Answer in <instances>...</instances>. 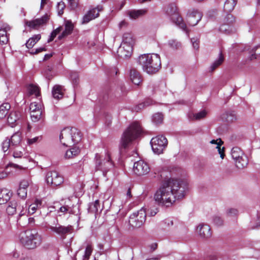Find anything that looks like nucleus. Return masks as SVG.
I'll use <instances>...</instances> for the list:
<instances>
[{
  "label": "nucleus",
  "instance_id": "24",
  "mask_svg": "<svg viewBox=\"0 0 260 260\" xmlns=\"http://www.w3.org/2000/svg\"><path fill=\"white\" fill-rule=\"evenodd\" d=\"M52 94L54 99L59 100L63 96V87L59 85H55L52 90Z\"/></svg>",
  "mask_w": 260,
  "mask_h": 260
},
{
  "label": "nucleus",
  "instance_id": "60",
  "mask_svg": "<svg viewBox=\"0 0 260 260\" xmlns=\"http://www.w3.org/2000/svg\"><path fill=\"white\" fill-rule=\"evenodd\" d=\"M13 155L15 158H20L23 155V152L21 151H14L13 154Z\"/></svg>",
  "mask_w": 260,
  "mask_h": 260
},
{
  "label": "nucleus",
  "instance_id": "33",
  "mask_svg": "<svg viewBox=\"0 0 260 260\" xmlns=\"http://www.w3.org/2000/svg\"><path fill=\"white\" fill-rule=\"evenodd\" d=\"M10 108V105L7 103H4L0 106V119L6 116Z\"/></svg>",
  "mask_w": 260,
  "mask_h": 260
},
{
  "label": "nucleus",
  "instance_id": "42",
  "mask_svg": "<svg viewBox=\"0 0 260 260\" xmlns=\"http://www.w3.org/2000/svg\"><path fill=\"white\" fill-rule=\"evenodd\" d=\"M92 252V247L91 245H88L85 249V253L83 256V260H88Z\"/></svg>",
  "mask_w": 260,
  "mask_h": 260
},
{
  "label": "nucleus",
  "instance_id": "18",
  "mask_svg": "<svg viewBox=\"0 0 260 260\" xmlns=\"http://www.w3.org/2000/svg\"><path fill=\"white\" fill-rule=\"evenodd\" d=\"M197 231L202 238L207 239L211 236V229L208 224H199L197 227Z\"/></svg>",
  "mask_w": 260,
  "mask_h": 260
},
{
  "label": "nucleus",
  "instance_id": "22",
  "mask_svg": "<svg viewBox=\"0 0 260 260\" xmlns=\"http://www.w3.org/2000/svg\"><path fill=\"white\" fill-rule=\"evenodd\" d=\"M147 12V10L146 9L133 10L127 11L126 14L130 19H136L145 15Z\"/></svg>",
  "mask_w": 260,
  "mask_h": 260
},
{
  "label": "nucleus",
  "instance_id": "8",
  "mask_svg": "<svg viewBox=\"0 0 260 260\" xmlns=\"http://www.w3.org/2000/svg\"><path fill=\"white\" fill-rule=\"evenodd\" d=\"M146 213L144 208L134 212L129 217V223L134 228L141 227L146 220Z\"/></svg>",
  "mask_w": 260,
  "mask_h": 260
},
{
  "label": "nucleus",
  "instance_id": "56",
  "mask_svg": "<svg viewBox=\"0 0 260 260\" xmlns=\"http://www.w3.org/2000/svg\"><path fill=\"white\" fill-rule=\"evenodd\" d=\"M30 182L28 180H23L20 183L19 187L26 190Z\"/></svg>",
  "mask_w": 260,
  "mask_h": 260
},
{
  "label": "nucleus",
  "instance_id": "31",
  "mask_svg": "<svg viewBox=\"0 0 260 260\" xmlns=\"http://www.w3.org/2000/svg\"><path fill=\"white\" fill-rule=\"evenodd\" d=\"M220 31L223 32L226 34H231L236 31V29L232 25L229 24H223L219 28Z\"/></svg>",
  "mask_w": 260,
  "mask_h": 260
},
{
  "label": "nucleus",
  "instance_id": "13",
  "mask_svg": "<svg viewBox=\"0 0 260 260\" xmlns=\"http://www.w3.org/2000/svg\"><path fill=\"white\" fill-rule=\"evenodd\" d=\"M133 171L138 176L147 174L150 171L148 164L143 160H139L134 163Z\"/></svg>",
  "mask_w": 260,
  "mask_h": 260
},
{
  "label": "nucleus",
  "instance_id": "1",
  "mask_svg": "<svg viewBox=\"0 0 260 260\" xmlns=\"http://www.w3.org/2000/svg\"><path fill=\"white\" fill-rule=\"evenodd\" d=\"M185 183L177 179L166 178L163 180L154 194L153 199L159 205L170 207L176 199L185 195Z\"/></svg>",
  "mask_w": 260,
  "mask_h": 260
},
{
  "label": "nucleus",
  "instance_id": "14",
  "mask_svg": "<svg viewBox=\"0 0 260 260\" xmlns=\"http://www.w3.org/2000/svg\"><path fill=\"white\" fill-rule=\"evenodd\" d=\"M7 213L10 215H13L17 212H19V215L21 216L24 215L23 206L16 201H10L6 208Z\"/></svg>",
  "mask_w": 260,
  "mask_h": 260
},
{
  "label": "nucleus",
  "instance_id": "50",
  "mask_svg": "<svg viewBox=\"0 0 260 260\" xmlns=\"http://www.w3.org/2000/svg\"><path fill=\"white\" fill-rule=\"evenodd\" d=\"M223 142L221 140H219V143L218 144V146H216V148L218 149V151L219 154H220V157L223 159L224 157V147L221 148V145L223 144Z\"/></svg>",
  "mask_w": 260,
  "mask_h": 260
},
{
  "label": "nucleus",
  "instance_id": "16",
  "mask_svg": "<svg viewBox=\"0 0 260 260\" xmlns=\"http://www.w3.org/2000/svg\"><path fill=\"white\" fill-rule=\"evenodd\" d=\"M202 14L198 10H192L188 11L187 15V21L189 25L194 26L201 20Z\"/></svg>",
  "mask_w": 260,
  "mask_h": 260
},
{
  "label": "nucleus",
  "instance_id": "34",
  "mask_svg": "<svg viewBox=\"0 0 260 260\" xmlns=\"http://www.w3.org/2000/svg\"><path fill=\"white\" fill-rule=\"evenodd\" d=\"M41 39L40 35H36L30 38L26 43V46L28 48H31L34 45Z\"/></svg>",
  "mask_w": 260,
  "mask_h": 260
},
{
  "label": "nucleus",
  "instance_id": "2",
  "mask_svg": "<svg viewBox=\"0 0 260 260\" xmlns=\"http://www.w3.org/2000/svg\"><path fill=\"white\" fill-rule=\"evenodd\" d=\"M138 63L144 72L148 74L156 73L161 68V61L157 54H144L138 58Z\"/></svg>",
  "mask_w": 260,
  "mask_h": 260
},
{
  "label": "nucleus",
  "instance_id": "46",
  "mask_svg": "<svg viewBox=\"0 0 260 260\" xmlns=\"http://www.w3.org/2000/svg\"><path fill=\"white\" fill-rule=\"evenodd\" d=\"M169 45L173 49H177L181 47V43L176 40H170L168 42Z\"/></svg>",
  "mask_w": 260,
  "mask_h": 260
},
{
  "label": "nucleus",
  "instance_id": "63",
  "mask_svg": "<svg viewBox=\"0 0 260 260\" xmlns=\"http://www.w3.org/2000/svg\"><path fill=\"white\" fill-rule=\"evenodd\" d=\"M153 101L152 100L150 99H146L144 102V103L146 107L147 106H150V105H152L153 104Z\"/></svg>",
  "mask_w": 260,
  "mask_h": 260
},
{
  "label": "nucleus",
  "instance_id": "54",
  "mask_svg": "<svg viewBox=\"0 0 260 260\" xmlns=\"http://www.w3.org/2000/svg\"><path fill=\"white\" fill-rule=\"evenodd\" d=\"M225 24H229V25H232V24L235 22V18L232 14H229L225 18Z\"/></svg>",
  "mask_w": 260,
  "mask_h": 260
},
{
  "label": "nucleus",
  "instance_id": "35",
  "mask_svg": "<svg viewBox=\"0 0 260 260\" xmlns=\"http://www.w3.org/2000/svg\"><path fill=\"white\" fill-rule=\"evenodd\" d=\"M100 207L99 201L96 200L94 203L89 204L88 211L90 213H96L98 211Z\"/></svg>",
  "mask_w": 260,
  "mask_h": 260
},
{
  "label": "nucleus",
  "instance_id": "58",
  "mask_svg": "<svg viewBox=\"0 0 260 260\" xmlns=\"http://www.w3.org/2000/svg\"><path fill=\"white\" fill-rule=\"evenodd\" d=\"M192 46L196 49H198L199 48V40L197 38H192L191 40Z\"/></svg>",
  "mask_w": 260,
  "mask_h": 260
},
{
  "label": "nucleus",
  "instance_id": "45",
  "mask_svg": "<svg viewBox=\"0 0 260 260\" xmlns=\"http://www.w3.org/2000/svg\"><path fill=\"white\" fill-rule=\"evenodd\" d=\"M62 30V27L61 26L58 27L56 29L54 30L51 34L50 38L48 39V42H50L53 40V39L55 38L56 35L59 34L61 30Z\"/></svg>",
  "mask_w": 260,
  "mask_h": 260
},
{
  "label": "nucleus",
  "instance_id": "29",
  "mask_svg": "<svg viewBox=\"0 0 260 260\" xmlns=\"http://www.w3.org/2000/svg\"><path fill=\"white\" fill-rule=\"evenodd\" d=\"M80 151V149L78 147L74 146L66 151L64 157L67 159L73 158L78 155Z\"/></svg>",
  "mask_w": 260,
  "mask_h": 260
},
{
  "label": "nucleus",
  "instance_id": "41",
  "mask_svg": "<svg viewBox=\"0 0 260 260\" xmlns=\"http://www.w3.org/2000/svg\"><path fill=\"white\" fill-rule=\"evenodd\" d=\"M164 116L160 113L154 114L152 117V121L156 124H158L162 122Z\"/></svg>",
  "mask_w": 260,
  "mask_h": 260
},
{
  "label": "nucleus",
  "instance_id": "61",
  "mask_svg": "<svg viewBox=\"0 0 260 260\" xmlns=\"http://www.w3.org/2000/svg\"><path fill=\"white\" fill-rule=\"evenodd\" d=\"M258 48H260V46H256L255 47H254L252 50V53H252L251 55V56L250 57V60H252L253 59H255L256 58V54H255V51L256 50L258 49Z\"/></svg>",
  "mask_w": 260,
  "mask_h": 260
},
{
  "label": "nucleus",
  "instance_id": "7",
  "mask_svg": "<svg viewBox=\"0 0 260 260\" xmlns=\"http://www.w3.org/2000/svg\"><path fill=\"white\" fill-rule=\"evenodd\" d=\"M95 169L96 170L102 171L104 174L111 169L113 164L111 160L110 155L109 152H106L104 159H101L100 154H95Z\"/></svg>",
  "mask_w": 260,
  "mask_h": 260
},
{
  "label": "nucleus",
  "instance_id": "47",
  "mask_svg": "<svg viewBox=\"0 0 260 260\" xmlns=\"http://www.w3.org/2000/svg\"><path fill=\"white\" fill-rule=\"evenodd\" d=\"M226 116L225 118L228 122H233L236 119V116L233 112H227L225 115H224V116Z\"/></svg>",
  "mask_w": 260,
  "mask_h": 260
},
{
  "label": "nucleus",
  "instance_id": "25",
  "mask_svg": "<svg viewBox=\"0 0 260 260\" xmlns=\"http://www.w3.org/2000/svg\"><path fill=\"white\" fill-rule=\"evenodd\" d=\"M20 114L18 112L14 111L12 112L9 115L7 121L10 126L14 127L16 125V122L19 119Z\"/></svg>",
  "mask_w": 260,
  "mask_h": 260
},
{
  "label": "nucleus",
  "instance_id": "43",
  "mask_svg": "<svg viewBox=\"0 0 260 260\" xmlns=\"http://www.w3.org/2000/svg\"><path fill=\"white\" fill-rule=\"evenodd\" d=\"M66 8V5L62 1H61L58 3L57 5V9L58 15L59 16H61L63 13V10Z\"/></svg>",
  "mask_w": 260,
  "mask_h": 260
},
{
  "label": "nucleus",
  "instance_id": "36",
  "mask_svg": "<svg viewBox=\"0 0 260 260\" xmlns=\"http://www.w3.org/2000/svg\"><path fill=\"white\" fill-rule=\"evenodd\" d=\"M28 92L29 95H35L36 97L40 95V89L39 87L35 85L30 84L27 87Z\"/></svg>",
  "mask_w": 260,
  "mask_h": 260
},
{
  "label": "nucleus",
  "instance_id": "52",
  "mask_svg": "<svg viewBox=\"0 0 260 260\" xmlns=\"http://www.w3.org/2000/svg\"><path fill=\"white\" fill-rule=\"evenodd\" d=\"M59 211L64 214L67 213V212H69L70 214L75 213V212L73 211L72 209L67 205L61 206L59 208Z\"/></svg>",
  "mask_w": 260,
  "mask_h": 260
},
{
  "label": "nucleus",
  "instance_id": "28",
  "mask_svg": "<svg viewBox=\"0 0 260 260\" xmlns=\"http://www.w3.org/2000/svg\"><path fill=\"white\" fill-rule=\"evenodd\" d=\"M237 0H225L223 6V10L226 13L231 12L234 9Z\"/></svg>",
  "mask_w": 260,
  "mask_h": 260
},
{
  "label": "nucleus",
  "instance_id": "49",
  "mask_svg": "<svg viewBox=\"0 0 260 260\" xmlns=\"http://www.w3.org/2000/svg\"><path fill=\"white\" fill-rule=\"evenodd\" d=\"M207 115V112L205 110H202L197 113H196L193 115V117L196 120H200L206 117Z\"/></svg>",
  "mask_w": 260,
  "mask_h": 260
},
{
  "label": "nucleus",
  "instance_id": "37",
  "mask_svg": "<svg viewBox=\"0 0 260 260\" xmlns=\"http://www.w3.org/2000/svg\"><path fill=\"white\" fill-rule=\"evenodd\" d=\"M134 43V41L131 34L125 33L123 35L121 44H125V45H129L133 46Z\"/></svg>",
  "mask_w": 260,
  "mask_h": 260
},
{
  "label": "nucleus",
  "instance_id": "48",
  "mask_svg": "<svg viewBox=\"0 0 260 260\" xmlns=\"http://www.w3.org/2000/svg\"><path fill=\"white\" fill-rule=\"evenodd\" d=\"M30 112L36 111L38 110H41V105L37 102L31 103L29 107Z\"/></svg>",
  "mask_w": 260,
  "mask_h": 260
},
{
  "label": "nucleus",
  "instance_id": "12",
  "mask_svg": "<svg viewBox=\"0 0 260 260\" xmlns=\"http://www.w3.org/2000/svg\"><path fill=\"white\" fill-rule=\"evenodd\" d=\"M47 228L52 232L61 236H65L66 234L71 233L72 230L71 226H64L58 224V220L56 218H55L53 223L48 224Z\"/></svg>",
  "mask_w": 260,
  "mask_h": 260
},
{
  "label": "nucleus",
  "instance_id": "30",
  "mask_svg": "<svg viewBox=\"0 0 260 260\" xmlns=\"http://www.w3.org/2000/svg\"><path fill=\"white\" fill-rule=\"evenodd\" d=\"M10 139L12 146L13 147L18 146L21 141V133L19 132H17L11 136Z\"/></svg>",
  "mask_w": 260,
  "mask_h": 260
},
{
  "label": "nucleus",
  "instance_id": "11",
  "mask_svg": "<svg viewBox=\"0 0 260 260\" xmlns=\"http://www.w3.org/2000/svg\"><path fill=\"white\" fill-rule=\"evenodd\" d=\"M46 181L48 185L55 187L63 183V178L57 172L49 171L46 174Z\"/></svg>",
  "mask_w": 260,
  "mask_h": 260
},
{
  "label": "nucleus",
  "instance_id": "20",
  "mask_svg": "<svg viewBox=\"0 0 260 260\" xmlns=\"http://www.w3.org/2000/svg\"><path fill=\"white\" fill-rule=\"evenodd\" d=\"M129 78L131 81L136 85H140L142 82V76L136 69L132 68L129 71Z\"/></svg>",
  "mask_w": 260,
  "mask_h": 260
},
{
  "label": "nucleus",
  "instance_id": "59",
  "mask_svg": "<svg viewBox=\"0 0 260 260\" xmlns=\"http://www.w3.org/2000/svg\"><path fill=\"white\" fill-rule=\"evenodd\" d=\"M9 173L5 170L0 169V179H5L8 176Z\"/></svg>",
  "mask_w": 260,
  "mask_h": 260
},
{
  "label": "nucleus",
  "instance_id": "40",
  "mask_svg": "<svg viewBox=\"0 0 260 260\" xmlns=\"http://www.w3.org/2000/svg\"><path fill=\"white\" fill-rule=\"evenodd\" d=\"M30 117L34 122H37L39 121L41 117L42 114V110H38L36 111H33L30 112Z\"/></svg>",
  "mask_w": 260,
  "mask_h": 260
},
{
  "label": "nucleus",
  "instance_id": "4",
  "mask_svg": "<svg viewBox=\"0 0 260 260\" xmlns=\"http://www.w3.org/2000/svg\"><path fill=\"white\" fill-rule=\"evenodd\" d=\"M19 240L25 248L33 249L40 245L42 237L35 230H26L19 234Z\"/></svg>",
  "mask_w": 260,
  "mask_h": 260
},
{
  "label": "nucleus",
  "instance_id": "5",
  "mask_svg": "<svg viewBox=\"0 0 260 260\" xmlns=\"http://www.w3.org/2000/svg\"><path fill=\"white\" fill-rule=\"evenodd\" d=\"M59 139L63 145L71 146L80 141V132L75 127L64 128L60 132Z\"/></svg>",
  "mask_w": 260,
  "mask_h": 260
},
{
  "label": "nucleus",
  "instance_id": "6",
  "mask_svg": "<svg viewBox=\"0 0 260 260\" xmlns=\"http://www.w3.org/2000/svg\"><path fill=\"white\" fill-rule=\"evenodd\" d=\"M166 14L179 27L184 30L186 29V24L183 21L181 17L179 15L178 9L175 4H170L168 6L166 9Z\"/></svg>",
  "mask_w": 260,
  "mask_h": 260
},
{
  "label": "nucleus",
  "instance_id": "53",
  "mask_svg": "<svg viewBox=\"0 0 260 260\" xmlns=\"http://www.w3.org/2000/svg\"><path fill=\"white\" fill-rule=\"evenodd\" d=\"M17 194L21 198L24 199L27 196V190L19 187L17 190Z\"/></svg>",
  "mask_w": 260,
  "mask_h": 260
},
{
  "label": "nucleus",
  "instance_id": "62",
  "mask_svg": "<svg viewBox=\"0 0 260 260\" xmlns=\"http://www.w3.org/2000/svg\"><path fill=\"white\" fill-rule=\"evenodd\" d=\"M149 214L150 216H153L156 215V214L158 212V209L157 208H150L149 209Z\"/></svg>",
  "mask_w": 260,
  "mask_h": 260
},
{
  "label": "nucleus",
  "instance_id": "55",
  "mask_svg": "<svg viewBox=\"0 0 260 260\" xmlns=\"http://www.w3.org/2000/svg\"><path fill=\"white\" fill-rule=\"evenodd\" d=\"M69 7L71 10H75L78 7V3L75 0H67Z\"/></svg>",
  "mask_w": 260,
  "mask_h": 260
},
{
  "label": "nucleus",
  "instance_id": "64",
  "mask_svg": "<svg viewBox=\"0 0 260 260\" xmlns=\"http://www.w3.org/2000/svg\"><path fill=\"white\" fill-rule=\"evenodd\" d=\"M260 227V216L258 217L256 220V223L255 225H253L252 226V228L254 229H257Z\"/></svg>",
  "mask_w": 260,
  "mask_h": 260
},
{
  "label": "nucleus",
  "instance_id": "15",
  "mask_svg": "<svg viewBox=\"0 0 260 260\" xmlns=\"http://www.w3.org/2000/svg\"><path fill=\"white\" fill-rule=\"evenodd\" d=\"M103 10V6L98 5L96 7L89 10L83 17L82 23L86 24L99 17V12Z\"/></svg>",
  "mask_w": 260,
  "mask_h": 260
},
{
  "label": "nucleus",
  "instance_id": "3",
  "mask_svg": "<svg viewBox=\"0 0 260 260\" xmlns=\"http://www.w3.org/2000/svg\"><path fill=\"white\" fill-rule=\"evenodd\" d=\"M142 128L137 122L132 123L123 132L119 146V153L121 155L133 141L137 139L141 134Z\"/></svg>",
  "mask_w": 260,
  "mask_h": 260
},
{
  "label": "nucleus",
  "instance_id": "19",
  "mask_svg": "<svg viewBox=\"0 0 260 260\" xmlns=\"http://www.w3.org/2000/svg\"><path fill=\"white\" fill-rule=\"evenodd\" d=\"M48 16L45 15L41 18L36 19L31 21H28L26 22V24L30 28H37L38 27L45 24L48 20Z\"/></svg>",
  "mask_w": 260,
  "mask_h": 260
},
{
  "label": "nucleus",
  "instance_id": "51",
  "mask_svg": "<svg viewBox=\"0 0 260 260\" xmlns=\"http://www.w3.org/2000/svg\"><path fill=\"white\" fill-rule=\"evenodd\" d=\"M238 210L235 208H230L226 211V215L230 217H236L238 215Z\"/></svg>",
  "mask_w": 260,
  "mask_h": 260
},
{
  "label": "nucleus",
  "instance_id": "32",
  "mask_svg": "<svg viewBox=\"0 0 260 260\" xmlns=\"http://www.w3.org/2000/svg\"><path fill=\"white\" fill-rule=\"evenodd\" d=\"M2 149L4 153L7 152V154L9 152V150L13 148V146H12V144L10 142V139L7 138L3 141L2 143Z\"/></svg>",
  "mask_w": 260,
  "mask_h": 260
},
{
  "label": "nucleus",
  "instance_id": "57",
  "mask_svg": "<svg viewBox=\"0 0 260 260\" xmlns=\"http://www.w3.org/2000/svg\"><path fill=\"white\" fill-rule=\"evenodd\" d=\"M214 223L217 226H220L223 224V220L218 216H216L213 218Z\"/></svg>",
  "mask_w": 260,
  "mask_h": 260
},
{
  "label": "nucleus",
  "instance_id": "26",
  "mask_svg": "<svg viewBox=\"0 0 260 260\" xmlns=\"http://www.w3.org/2000/svg\"><path fill=\"white\" fill-rule=\"evenodd\" d=\"M11 194L7 189L0 190V205L6 203L10 200Z\"/></svg>",
  "mask_w": 260,
  "mask_h": 260
},
{
  "label": "nucleus",
  "instance_id": "17",
  "mask_svg": "<svg viewBox=\"0 0 260 260\" xmlns=\"http://www.w3.org/2000/svg\"><path fill=\"white\" fill-rule=\"evenodd\" d=\"M133 46L121 44L118 48L117 53L122 58L129 57L132 53Z\"/></svg>",
  "mask_w": 260,
  "mask_h": 260
},
{
  "label": "nucleus",
  "instance_id": "9",
  "mask_svg": "<svg viewBox=\"0 0 260 260\" xmlns=\"http://www.w3.org/2000/svg\"><path fill=\"white\" fill-rule=\"evenodd\" d=\"M231 155L238 168H243L247 165V157L239 147H235L232 148Z\"/></svg>",
  "mask_w": 260,
  "mask_h": 260
},
{
  "label": "nucleus",
  "instance_id": "21",
  "mask_svg": "<svg viewBox=\"0 0 260 260\" xmlns=\"http://www.w3.org/2000/svg\"><path fill=\"white\" fill-rule=\"evenodd\" d=\"M11 27L8 25H4L0 29V43L7 44L9 42V34L8 31L10 30Z\"/></svg>",
  "mask_w": 260,
  "mask_h": 260
},
{
  "label": "nucleus",
  "instance_id": "27",
  "mask_svg": "<svg viewBox=\"0 0 260 260\" xmlns=\"http://www.w3.org/2000/svg\"><path fill=\"white\" fill-rule=\"evenodd\" d=\"M42 207V201L39 199H36L34 203L29 205L28 208V212L29 214H33L37 210H39Z\"/></svg>",
  "mask_w": 260,
  "mask_h": 260
},
{
  "label": "nucleus",
  "instance_id": "44",
  "mask_svg": "<svg viewBox=\"0 0 260 260\" xmlns=\"http://www.w3.org/2000/svg\"><path fill=\"white\" fill-rule=\"evenodd\" d=\"M42 140V136L35 137L33 138H29L27 139V143L29 145H32L41 142Z\"/></svg>",
  "mask_w": 260,
  "mask_h": 260
},
{
  "label": "nucleus",
  "instance_id": "38",
  "mask_svg": "<svg viewBox=\"0 0 260 260\" xmlns=\"http://www.w3.org/2000/svg\"><path fill=\"white\" fill-rule=\"evenodd\" d=\"M70 78L74 87H78L79 84V77L78 73L76 72H72L70 74Z\"/></svg>",
  "mask_w": 260,
  "mask_h": 260
},
{
  "label": "nucleus",
  "instance_id": "10",
  "mask_svg": "<svg viewBox=\"0 0 260 260\" xmlns=\"http://www.w3.org/2000/svg\"><path fill=\"white\" fill-rule=\"evenodd\" d=\"M152 150L155 153H162L168 144L167 139L163 136L153 138L150 142Z\"/></svg>",
  "mask_w": 260,
  "mask_h": 260
},
{
  "label": "nucleus",
  "instance_id": "23",
  "mask_svg": "<svg viewBox=\"0 0 260 260\" xmlns=\"http://www.w3.org/2000/svg\"><path fill=\"white\" fill-rule=\"evenodd\" d=\"M65 29L62 32V34L58 37L59 39L70 35L74 29V24L71 20H66L64 22Z\"/></svg>",
  "mask_w": 260,
  "mask_h": 260
},
{
  "label": "nucleus",
  "instance_id": "39",
  "mask_svg": "<svg viewBox=\"0 0 260 260\" xmlns=\"http://www.w3.org/2000/svg\"><path fill=\"white\" fill-rule=\"evenodd\" d=\"M223 60L224 57L221 52H220L218 59L216 60L210 67L211 71H214L217 67L220 66L223 62Z\"/></svg>",
  "mask_w": 260,
  "mask_h": 260
}]
</instances>
